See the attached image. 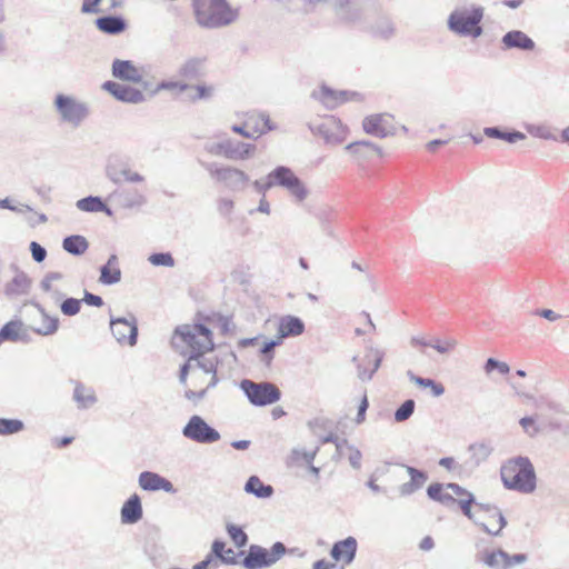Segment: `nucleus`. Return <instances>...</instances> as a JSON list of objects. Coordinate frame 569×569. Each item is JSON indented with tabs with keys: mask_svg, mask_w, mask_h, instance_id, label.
<instances>
[{
	"mask_svg": "<svg viewBox=\"0 0 569 569\" xmlns=\"http://www.w3.org/2000/svg\"><path fill=\"white\" fill-rule=\"evenodd\" d=\"M189 378V388L184 391V397L193 403L200 402L207 396L210 388L218 383L217 363L210 358L189 357L188 361L181 367L179 380L186 385Z\"/></svg>",
	"mask_w": 569,
	"mask_h": 569,
	"instance_id": "f257e3e1",
	"label": "nucleus"
},
{
	"mask_svg": "<svg viewBox=\"0 0 569 569\" xmlns=\"http://www.w3.org/2000/svg\"><path fill=\"white\" fill-rule=\"evenodd\" d=\"M197 22L204 28H221L238 18V9L228 0H193Z\"/></svg>",
	"mask_w": 569,
	"mask_h": 569,
	"instance_id": "f03ea898",
	"label": "nucleus"
},
{
	"mask_svg": "<svg viewBox=\"0 0 569 569\" xmlns=\"http://www.w3.org/2000/svg\"><path fill=\"white\" fill-rule=\"evenodd\" d=\"M173 346L189 357L201 356L213 348L210 330L203 325H183L176 329Z\"/></svg>",
	"mask_w": 569,
	"mask_h": 569,
	"instance_id": "7ed1b4c3",
	"label": "nucleus"
},
{
	"mask_svg": "<svg viewBox=\"0 0 569 569\" xmlns=\"http://www.w3.org/2000/svg\"><path fill=\"white\" fill-rule=\"evenodd\" d=\"M501 480L506 488L521 493H531L536 489V472L532 463L526 457L508 460L501 467Z\"/></svg>",
	"mask_w": 569,
	"mask_h": 569,
	"instance_id": "20e7f679",
	"label": "nucleus"
},
{
	"mask_svg": "<svg viewBox=\"0 0 569 569\" xmlns=\"http://www.w3.org/2000/svg\"><path fill=\"white\" fill-rule=\"evenodd\" d=\"M52 108L58 120L73 129L81 127L90 116L89 103L72 93H56Z\"/></svg>",
	"mask_w": 569,
	"mask_h": 569,
	"instance_id": "39448f33",
	"label": "nucleus"
},
{
	"mask_svg": "<svg viewBox=\"0 0 569 569\" xmlns=\"http://www.w3.org/2000/svg\"><path fill=\"white\" fill-rule=\"evenodd\" d=\"M201 167L208 172L210 179L230 191H242L250 182V177L242 169L220 162H202Z\"/></svg>",
	"mask_w": 569,
	"mask_h": 569,
	"instance_id": "423d86ee",
	"label": "nucleus"
},
{
	"mask_svg": "<svg viewBox=\"0 0 569 569\" xmlns=\"http://www.w3.org/2000/svg\"><path fill=\"white\" fill-rule=\"evenodd\" d=\"M483 18V8L471 6L453 10L448 18V28L453 33L472 38H478L482 34L480 22Z\"/></svg>",
	"mask_w": 569,
	"mask_h": 569,
	"instance_id": "0eeeda50",
	"label": "nucleus"
},
{
	"mask_svg": "<svg viewBox=\"0 0 569 569\" xmlns=\"http://www.w3.org/2000/svg\"><path fill=\"white\" fill-rule=\"evenodd\" d=\"M286 553V547L282 542H276L268 550L258 545H251L248 555L243 559V566L247 569H261L274 565Z\"/></svg>",
	"mask_w": 569,
	"mask_h": 569,
	"instance_id": "6e6552de",
	"label": "nucleus"
},
{
	"mask_svg": "<svg viewBox=\"0 0 569 569\" xmlns=\"http://www.w3.org/2000/svg\"><path fill=\"white\" fill-rule=\"evenodd\" d=\"M182 436L193 442L211 445L220 440L217 429L211 427L201 416L192 415L183 426Z\"/></svg>",
	"mask_w": 569,
	"mask_h": 569,
	"instance_id": "1a4fd4ad",
	"label": "nucleus"
},
{
	"mask_svg": "<svg viewBox=\"0 0 569 569\" xmlns=\"http://www.w3.org/2000/svg\"><path fill=\"white\" fill-rule=\"evenodd\" d=\"M240 388L254 406H268L280 399L279 389L269 382L257 383L246 379L240 382Z\"/></svg>",
	"mask_w": 569,
	"mask_h": 569,
	"instance_id": "9d476101",
	"label": "nucleus"
},
{
	"mask_svg": "<svg viewBox=\"0 0 569 569\" xmlns=\"http://www.w3.org/2000/svg\"><path fill=\"white\" fill-rule=\"evenodd\" d=\"M274 187L286 189L297 201H303L309 191L303 182L288 167L279 166L272 170Z\"/></svg>",
	"mask_w": 569,
	"mask_h": 569,
	"instance_id": "9b49d317",
	"label": "nucleus"
},
{
	"mask_svg": "<svg viewBox=\"0 0 569 569\" xmlns=\"http://www.w3.org/2000/svg\"><path fill=\"white\" fill-rule=\"evenodd\" d=\"M362 129L367 134L385 139L396 134L397 123L390 113H376L362 120Z\"/></svg>",
	"mask_w": 569,
	"mask_h": 569,
	"instance_id": "f8f14e48",
	"label": "nucleus"
},
{
	"mask_svg": "<svg viewBox=\"0 0 569 569\" xmlns=\"http://www.w3.org/2000/svg\"><path fill=\"white\" fill-rule=\"evenodd\" d=\"M313 133L322 137L328 144L342 143L348 136V128L336 117H327L311 127Z\"/></svg>",
	"mask_w": 569,
	"mask_h": 569,
	"instance_id": "ddd939ff",
	"label": "nucleus"
},
{
	"mask_svg": "<svg viewBox=\"0 0 569 569\" xmlns=\"http://www.w3.org/2000/svg\"><path fill=\"white\" fill-rule=\"evenodd\" d=\"M482 562L490 569H512L527 561L525 553L509 555L502 549L487 550L482 553Z\"/></svg>",
	"mask_w": 569,
	"mask_h": 569,
	"instance_id": "4468645a",
	"label": "nucleus"
},
{
	"mask_svg": "<svg viewBox=\"0 0 569 569\" xmlns=\"http://www.w3.org/2000/svg\"><path fill=\"white\" fill-rule=\"evenodd\" d=\"M110 328L113 337L120 345L133 347L137 343L138 327L133 316L116 319L111 317Z\"/></svg>",
	"mask_w": 569,
	"mask_h": 569,
	"instance_id": "2eb2a0df",
	"label": "nucleus"
},
{
	"mask_svg": "<svg viewBox=\"0 0 569 569\" xmlns=\"http://www.w3.org/2000/svg\"><path fill=\"white\" fill-rule=\"evenodd\" d=\"M479 511H481L479 515V522L475 523L480 526L487 533L499 536L507 525L501 511L497 507L485 505L479 506Z\"/></svg>",
	"mask_w": 569,
	"mask_h": 569,
	"instance_id": "dca6fc26",
	"label": "nucleus"
},
{
	"mask_svg": "<svg viewBox=\"0 0 569 569\" xmlns=\"http://www.w3.org/2000/svg\"><path fill=\"white\" fill-rule=\"evenodd\" d=\"M312 97L327 108L333 109L346 101L359 99L360 94L351 91H336L323 84L312 92Z\"/></svg>",
	"mask_w": 569,
	"mask_h": 569,
	"instance_id": "f3484780",
	"label": "nucleus"
},
{
	"mask_svg": "<svg viewBox=\"0 0 569 569\" xmlns=\"http://www.w3.org/2000/svg\"><path fill=\"white\" fill-rule=\"evenodd\" d=\"M382 358L383 352L381 350L373 347L368 348L362 362L358 365V378L361 381L371 380L373 373L380 368Z\"/></svg>",
	"mask_w": 569,
	"mask_h": 569,
	"instance_id": "a211bd4d",
	"label": "nucleus"
},
{
	"mask_svg": "<svg viewBox=\"0 0 569 569\" xmlns=\"http://www.w3.org/2000/svg\"><path fill=\"white\" fill-rule=\"evenodd\" d=\"M382 358L383 352L381 350L373 347L368 348L362 362L358 365V378L361 381L371 380L373 373L380 368Z\"/></svg>",
	"mask_w": 569,
	"mask_h": 569,
	"instance_id": "6ab92c4d",
	"label": "nucleus"
},
{
	"mask_svg": "<svg viewBox=\"0 0 569 569\" xmlns=\"http://www.w3.org/2000/svg\"><path fill=\"white\" fill-rule=\"evenodd\" d=\"M102 88L119 101L140 103L144 100V96L140 90L126 84L107 81L103 83Z\"/></svg>",
	"mask_w": 569,
	"mask_h": 569,
	"instance_id": "aec40b11",
	"label": "nucleus"
},
{
	"mask_svg": "<svg viewBox=\"0 0 569 569\" xmlns=\"http://www.w3.org/2000/svg\"><path fill=\"white\" fill-rule=\"evenodd\" d=\"M207 73V59L203 57H190L178 69V76L186 81H193Z\"/></svg>",
	"mask_w": 569,
	"mask_h": 569,
	"instance_id": "412c9836",
	"label": "nucleus"
},
{
	"mask_svg": "<svg viewBox=\"0 0 569 569\" xmlns=\"http://www.w3.org/2000/svg\"><path fill=\"white\" fill-rule=\"evenodd\" d=\"M112 74L122 81L139 83L143 79V70L129 60H114Z\"/></svg>",
	"mask_w": 569,
	"mask_h": 569,
	"instance_id": "4be33fe9",
	"label": "nucleus"
},
{
	"mask_svg": "<svg viewBox=\"0 0 569 569\" xmlns=\"http://www.w3.org/2000/svg\"><path fill=\"white\" fill-rule=\"evenodd\" d=\"M139 486L148 491L163 490L168 493L176 491L173 485L168 479L151 471H143L139 475Z\"/></svg>",
	"mask_w": 569,
	"mask_h": 569,
	"instance_id": "5701e85b",
	"label": "nucleus"
},
{
	"mask_svg": "<svg viewBox=\"0 0 569 569\" xmlns=\"http://www.w3.org/2000/svg\"><path fill=\"white\" fill-rule=\"evenodd\" d=\"M62 278L63 276L60 272H49L40 282L41 290L47 293L49 299L54 303L60 302L66 297L60 286Z\"/></svg>",
	"mask_w": 569,
	"mask_h": 569,
	"instance_id": "b1692460",
	"label": "nucleus"
},
{
	"mask_svg": "<svg viewBox=\"0 0 569 569\" xmlns=\"http://www.w3.org/2000/svg\"><path fill=\"white\" fill-rule=\"evenodd\" d=\"M333 8L343 21L358 22L362 19V8L353 0H336Z\"/></svg>",
	"mask_w": 569,
	"mask_h": 569,
	"instance_id": "393cba45",
	"label": "nucleus"
},
{
	"mask_svg": "<svg viewBox=\"0 0 569 569\" xmlns=\"http://www.w3.org/2000/svg\"><path fill=\"white\" fill-rule=\"evenodd\" d=\"M142 515L143 512L140 497L134 493L123 503L121 508V522L126 525L137 523L141 520Z\"/></svg>",
	"mask_w": 569,
	"mask_h": 569,
	"instance_id": "a878e982",
	"label": "nucleus"
},
{
	"mask_svg": "<svg viewBox=\"0 0 569 569\" xmlns=\"http://www.w3.org/2000/svg\"><path fill=\"white\" fill-rule=\"evenodd\" d=\"M305 331L303 321L296 316H284L279 320L278 338L282 341L287 337H297Z\"/></svg>",
	"mask_w": 569,
	"mask_h": 569,
	"instance_id": "bb28decb",
	"label": "nucleus"
},
{
	"mask_svg": "<svg viewBox=\"0 0 569 569\" xmlns=\"http://www.w3.org/2000/svg\"><path fill=\"white\" fill-rule=\"evenodd\" d=\"M357 540L353 537H348L345 540L338 541L331 549V557L336 561H343L350 563L356 556Z\"/></svg>",
	"mask_w": 569,
	"mask_h": 569,
	"instance_id": "cd10ccee",
	"label": "nucleus"
},
{
	"mask_svg": "<svg viewBox=\"0 0 569 569\" xmlns=\"http://www.w3.org/2000/svg\"><path fill=\"white\" fill-rule=\"evenodd\" d=\"M232 139L227 136H219L204 142V151L212 157L231 159Z\"/></svg>",
	"mask_w": 569,
	"mask_h": 569,
	"instance_id": "c85d7f7f",
	"label": "nucleus"
},
{
	"mask_svg": "<svg viewBox=\"0 0 569 569\" xmlns=\"http://www.w3.org/2000/svg\"><path fill=\"white\" fill-rule=\"evenodd\" d=\"M34 306L40 313V320L39 322H34L32 327L33 331L41 336L56 333L59 328V319L57 317L49 316L39 303H36Z\"/></svg>",
	"mask_w": 569,
	"mask_h": 569,
	"instance_id": "c756f323",
	"label": "nucleus"
},
{
	"mask_svg": "<svg viewBox=\"0 0 569 569\" xmlns=\"http://www.w3.org/2000/svg\"><path fill=\"white\" fill-rule=\"evenodd\" d=\"M106 172L108 178L114 183H120L122 181L131 183H142L146 180L142 174L131 170L128 167H123L121 170L118 171L112 164H108Z\"/></svg>",
	"mask_w": 569,
	"mask_h": 569,
	"instance_id": "7c9ffc66",
	"label": "nucleus"
},
{
	"mask_svg": "<svg viewBox=\"0 0 569 569\" xmlns=\"http://www.w3.org/2000/svg\"><path fill=\"white\" fill-rule=\"evenodd\" d=\"M502 43L507 49L517 48L521 50H532L535 48L532 39L519 30L507 32L502 37Z\"/></svg>",
	"mask_w": 569,
	"mask_h": 569,
	"instance_id": "2f4dec72",
	"label": "nucleus"
},
{
	"mask_svg": "<svg viewBox=\"0 0 569 569\" xmlns=\"http://www.w3.org/2000/svg\"><path fill=\"white\" fill-rule=\"evenodd\" d=\"M31 281L24 272H17L6 284L4 292L8 297H18L29 291Z\"/></svg>",
	"mask_w": 569,
	"mask_h": 569,
	"instance_id": "473e14b6",
	"label": "nucleus"
},
{
	"mask_svg": "<svg viewBox=\"0 0 569 569\" xmlns=\"http://www.w3.org/2000/svg\"><path fill=\"white\" fill-rule=\"evenodd\" d=\"M345 150L357 159H367L381 152L378 146L367 140L351 142L345 147Z\"/></svg>",
	"mask_w": 569,
	"mask_h": 569,
	"instance_id": "72a5a7b5",
	"label": "nucleus"
},
{
	"mask_svg": "<svg viewBox=\"0 0 569 569\" xmlns=\"http://www.w3.org/2000/svg\"><path fill=\"white\" fill-rule=\"evenodd\" d=\"M100 282L103 284H114L121 280V270L118 266L116 254L110 256L107 263L101 267Z\"/></svg>",
	"mask_w": 569,
	"mask_h": 569,
	"instance_id": "f704fd0d",
	"label": "nucleus"
},
{
	"mask_svg": "<svg viewBox=\"0 0 569 569\" xmlns=\"http://www.w3.org/2000/svg\"><path fill=\"white\" fill-rule=\"evenodd\" d=\"M26 336L27 333L21 321H9L0 329V343L3 341H22Z\"/></svg>",
	"mask_w": 569,
	"mask_h": 569,
	"instance_id": "c9c22d12",
	"label": "nucleus"
},
{
	"mask_svg": "<svg viewBox=\"0 0 569 569\" xmlns=\"http://www.w3.org/2000/svg\"><path fill=\"white\" fill-rule=\"evenodd\" d=\"M492 452V448L485 442H476L468 447L469 461L473 468L485 462Z\"/></svg>",
	"mask_w": 569,
	"mask_h": 569,
	"instance_id": "e433bc0d",
	"label": "nucleus"
},
{
	"mask_svg": "<svg viewBox=\"0 0 569 569\" xmlns=\"http://www.w3.org/2000/svg\"><path fill=\"white\" fill-rule=\"evenodd\" d=\"M244 491L260 499H267L273 495V488L270 485H264L257 476H251L247 480Z\"/></svg>",
	"mask_w": 569,
	"mask_h": 569,
	"instance_id": "4c0bfd02",
	"label": "nucleus"
},
{
	"mask_svg": "<svg viewBox=\"0 0 569 569\" xmlns=\"http://www.w3.org/2000/svg\"><path fill=\"white\" fill-rule=\"evenodd\" d=\"M96 24L100 31L109 34H118L126 29L124 20L114 16L101 17L97 19Z\"/></svg>",
	"mask_w": 569,
	"mask_h": 569,
	"instance_id": "58836bf2",
	"label": "nucleus"
},
{
	"mask_svg": "<svg viewBox=\"0 0 569 569\" xmlns=\"http://www.w3.org/2000/svg\"><path fill=\"white\" fill-rule=\"evenodd\" d=\"M76 207L83 212H106L111 216V210L103 203L101 198L89 196L77 201Z\"/></svg>",
	"mask_w": 569,
	"mask_h": 569,
	"instance_id": "ea45409f",
	"label": "nucleus"
},
{
	"mask_svg": "<svg viewBox=\"0 0 569 569\" xmlns=\"http://www.w3.org/2000/svg\"><path fill=\"white\" fill-rule=\"evenodd\" d=\"M337 450L340 455L347 456L349 463L353 469L359 470L361 468L362 453L358 448L343 439L340 442H337Z\"/></svg>",
	"mask_w": 569,
	"mask_h": 569,
	"instance_id": "a19ab883",
	"label": "nucleus"
},
{
	"mask_svg": "<svg viewBox=\"0 0 569 569\" xmlns=\"http://www.w3.org/2000/svg\"><path fill=\"white\" fill-rule=\"evenodd\" d=\"M73 400L79 409H87L97 402V397L91 388L77 385L73 391Z\"/></svg>",
	"mask_w": 569,
	"mask_h": 569,
	"instance_id": "79ce46f5",
	"label": "nucleus"
},
{
	"mask_svg": "<svg viewBox=\"0 0 569 569\" xmlns=\"http://www.w3.org/2000/svg\"><path fill=\"white\" fill-rule=\"evenodd\" d=\"M407 377L412 383L429 389L433 397H441L445 393V387L440 382L416 376L411 370L407 371Z\"/></svg>",
	"mask_w": 569,
	"mask_h": 569,
	"instance_id": "37998d69",
	"label": "nucleus"
},
{
	"mask_svg": "<svg viewBox=\"0 0 569 569\" xmlns=\"http://www.w3.org/2000/svg\"><path fill=\"white\" fill-rule=\"evenodd\" d=\"M256 146L248 142L232 140L231 159L233 161H244L253 157Z\"/></svg>",
	"mask_w": 569,
	"mask_h": 569,
	"instance_id": "c03bdc74",
	"label": "nucleus"
},
{
	"mask_svg": "<svg viewBox=\"0 0 569 569\" xmlns=\"http://www.w3.org/2000/svg\"><path fill=\"white\" fill-rule=\"evenodd\" d=\"M89 243L82 236H69L63 239L62 248L74 256H80L86 252Z\"/></svg>",
	"mask_w": 569,
	"mask_h": 569,
	"instance_id": "a18cd8bd",
	"label": "nucleus"
},
{
	"mask_svg": "<svg viewBox=\"0 0 569 569\" xmlns=\"http://www.w3.org/2000/svg\"><path fill=\"white\" fill-rule=\"evenodd\" d=\"M483 133L488 138L502 139V140L508 141L509 143H515L517 141L526 139V136L522 132H519V131L503 132L499 128H496V127L485 128Z\"/></svg>",
	"mask_w": 569,
	"mask_h": 569,
	"instance_id": "49530a36",
	"label": "nucleus"
},
{
	"mask_svg": "<svg viewBox=\"0 0 569 569\" xmlns=\"http://www.w3.org/2000/svg\"><path fill=\"white\" fill-rule=\"evenodd\" d=\"M427 493L432 500H437L445 505L457 501L451 493L445 491V487L440 483L430 485Z\"/></svg>",
	"mask_w": 569,
	"mask_h": 569,
	"instance_id": "de8ad7c7",
	"label": "nucleus"
},
{
	"mask_svg": "<svg viewBox=\"0 0 569 569\" xmlns=\"http://www.w3.org/2000/svg\"><path fill=\"white\" fill-rule=\"evenodd\" d=\"M462 510V512L473 522H479V506L481 503L476 505V510H472L471 505L475 502V497L472 493H468V498H461L457 501Z\"/></svg>",
	"mask_w": 569,
	"mask_h": 569,
	"instance_id": "09e8293b",
	"label": "nucleus"
},
{
	"mask_svg": "<svg viewBox=\"0 0 569 569\" xmlns=\"http://www.w3.org/2000/svg\"><path fill=\"white\" fill-rule=\"evenodd\" d=\"M187 91H189V98L192 101H197L211 98L214 92V87L204 83L197 86L189 84V89Z\"/></svg>",
	"mask_w": 569,
	"mask_h": 569,
	"instance_id": "8fccbe9b",
	"label": "nucleus"
},
{
	"mask_svg": "<svg viewBox=\"0 0 569 569\" xmlns=\"http://www.w3.org/2000/svg\"><path fill=\"white\" fill-rule=\"evenodd\" d=\"M227 532L230 537V539L233 541L236 547L241 548L244 547L248 542V536L247 533L240 528L239 526L228 523L227 525Z\"/></svg>",
	"mask_w": 569,
	"mask_h": 569,
	"instance_id": "3c124183",
	"label": "nucleus"
},
{
	"mask_svg": "<svg viewBox=\"0 0 569 569\" xmlns=\"http://www.w3.org/2000/svg\"><path fill=\"white\" fill-rule=\"evenodd\" d=\"M253 117V120L251 122V129L253 133V138L256 136H260L266 133L267 131L271 130V127L269 126V117L266 114H251Z\"/></svg>",
	"mask_w": 569,
	"mask_h": 569,
	"instance_id": "603ef678",
	"label": "nucleus"
},
{
	"mask_svg": "<svg viewBox=\"0 0 569 569\" xmlns=\"http://www.w3.org/2000/svg\"><path fill=\"white\" fill-rule=\"evenodd\" d=\"M23 429V422L18 419H4L0 418V435L8 436L13 435Z\"/></svg>",
	"mask_w": 569,
	"mask_h": 569,
	"instance_id": "864d4df0",
	"label": "nucleus"
},
{
	"mask_svg": "<svg viewBox=\"0 0 569 569\" xmlns=\"http://www.w3.org/2000/svg\"><path fill=\"white\" fill-rule=\"evenodd\" d=\"M281 342L282 341L278 338V336H276L274 339L264 340L260 348L261 361L266 365H270L273 359L272 350Z\"/></svg>",
	"mask_w": 569,
	"mask_h": 569,
	"instance_id": "5fc2aeb1",
	"label": "nucleus"
},
{
	"mask_svg": "<svg viewBox=\"0 0 569 569\" xmlns=\"http://www.w3.org/2000/svg\"><path fill=\"white\" fill-rule=\"evenodd\" d=\"M148 261L156 267H168L174 266V259L169 252L152 253L148 257Z\"/></svg>",
	"mask_w": 569,
	"mask_h": 569,
	"instance_id": "6e6d98bb",
	"label": "nucleus"
},
{
	"mask_svg": "<svg viewBox=\"0 0 569 569\" xmlns=\"http://www.w3.org/2000/svg\"><path fill=\"white\" fill-rule=\"evenodd\" d=\"M456 346V341L452 339H440V338H431L428 347L435 349L441 355L449 353Z\"/></svg>",
	"mask_w": 569,
	"mask_h": 569,
	"instance_id": "4d7b16f0",
	"label": "nucleus"
},
{
	"mask_svg": "<svg viewBox=\"0 0 569 569\" xmlns=\"http://www.w3.org/2000/svg\"><path fill=\"white\" fill-rule=\"evenodd\" d=\"M373 29L378 34L386 38L393 33V24L390 18L386 14L379 17Z\"/></svg>",
	"mask_w": 569,
	"mask_h": 569,
	"instance_id": "13d9d810",
	"label": "nucleus"
},
{
	"mask_svg": "<svg viewBox=\"0 0 569 569\" xmlns=\"http://www.w3.org/2000/svg\"><path fill=\"white\" fill-rule=\"evenodd\" d=\"M60 305L61 312L64 316H76L81 308V301L76 298H63Z\"/></svg>",
	"mask_w": 569,
	"mask_h": 569,
	"instance_id": "bf43d9fd",
	"label": "nucleus"
},
{
	"mask_svg": "<svg viewBox=\"0 0 569 569\" xmlns=\"http://www.w3.org/2000/svg\"><path fill=\"white\" fill-rule=\"evenodd\" d=\"M415 410V401L406 400L395 412V420L398 422L407 420Z\"/></svg>",
	"mask_w": 569,
	"mask_h": 569,
	"instance_id": "052dcab7",
	"label": "nucleus"
},
{
	"mask_svg": "<svg viewBox=\"0 0 569 569\" xmlns=\"http://www.w3.org/2000/svg\"><path fill=\"white\" fill-rule=\"evenodd\" d=\"M252 186L258 193H261L262 197H266V192L274 187L272 171H270L264 178L254 180Z\"/></svg>",
	"mask_w": 569,
	"mask_h": 569,
	"instance_id": "680f3d73",
	"label": "nucleus"
},
{
	"mask_svg": "<svg viewBox=\"0 0 569 569\" xmlns=\"http://www.w3.org/2000/svg\"><path fill=\"white\" fill-rule=\"evenodd\" d=\"M527 129H528V132L533 137L547 139V140H549V139L557 140L556 134H553L551 129L547 126L530 124L527 127Z\"/></svg>",
	"mask_w": 569,
	"mask_h": 569,
	"instance_id": "e2e57ef3",
	"label": "nucleus"
},
{
	"mask_svg": "<svg viewBox=\"0 0 569 569\" xmlns=\"http://www.w3.org/2000/svg\"><path fill=\"white\" fill-rule=\"evenodd\" d=\"M493 370H497L500 375H507L510 371V367L503 361L489 358L485 365V372L490 375Z\"/></svg>",
	"mask_w": 569,
	"mask_h": 569,
	"instance_id": "0e129e2a",
	"label": "nucleus"
},
{
	"mask_svg": "<svg viewBox=\"0 0 569 569\" xmlns=\"http://www.w3.org/2000/svg\"><path fill=\"white\" fill-rule=\"evenodd\" d=\"M405 468L408 475L410 476V482L415 486L417 490L420 489L427 481V475L423 471H420L410 466H406Z\"/></svg>",
	"mask_w": 569,
	"mask_h": 569,
	"instance_id": "69168bd1",
	"label": "nucleus"
},
{
	"mask_svg": "<svg viewBox=\"0 0 569 569\" xmlns=\"http://www.w3.org/2000/svg\"><path fill=\"white\" fill-rule=\"evenodd\" d=\"M519 423L530 437L536 436L540 431L535 417H523L520 419Z\"/></svg>",
	"mask_w": 569,
	"mask_h": 569,
	"instance_id": "338daca9",
	"label": "nucleus"
},
{
	"mask_svg": "<svg viewBox=\"0 0 569 569\" xmlns=\"http://www.w3.org/2000/svg\"><path fill=\"white\" fill-rule=\"evenodd\" d=\"M159 88L169 91L183 92L189 89V84L186 82V80L180 79L177 81H163L160 83Z\"/></svg>",
	"mask_w": 569,
	"mask_h": 569,
	"instance_id": "774afa93",
	"label": "nucleus"
}]
</instances>
